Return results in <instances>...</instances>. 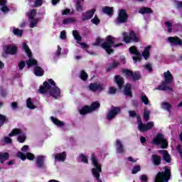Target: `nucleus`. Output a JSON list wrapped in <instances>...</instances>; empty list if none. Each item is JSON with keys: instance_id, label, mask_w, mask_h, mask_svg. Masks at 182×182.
<instances>
[{"instance_id": "nucleus-1", "label": "nucleus", "mask_w": 182, "mask_h": 182, "mask_svg": "<svg viewBox=\"0 0 182 182\" xmlns=\"http://www.w3.org/2000/svg\"><path fill=\"white\" fill-rule=\"evenodd\" d=\"M40 93H46L50 95L54 99H59L60 97V89L55 85V81L48 80V82H43V86L39 89Z\"/></svg>"}, {"instance_id": "nucleus-2", "label": "nucleus", "mask_w": 182, "mask_h": 182, "mask_svg": "<svg viewBox=\"0 0 182 182\" xmlns=\"http://www.w3.org/2000/svg\"><path fill=\"white\" fill-rule=\"evenodd\" d=\"M119 42V38L112 37V36H108L105 38V43L102 44V49H105L107 53H113V49L112 48H119V46H123V43Z\"/></svg>"}, {"instance_id": "nucleus-3", "label": "nucleus", "mask_w": 182, "mask_h": 182, "mask_svg": "<svg viewBox=\"0 0 182 182\" xmlns=\"http://www.w3.org/2000/svg\"><path fill=\"white\" fill-rule=\"evenodd\" d=\"M164 76L165 81L162 82V83L158 86L157 90H173V87L167 86V85L171 83V80H173L171 73L168 70L164 73Z\"/></svg>"}, {"instance_id": "nucleus-4", "label": "nucleus", "mask_w": 182, "mask_h": 182, "mask_svg": "<svg viewBox=\"0 0 182 182\" xmlns=\"http://www.w3.org/2000/svg\"><path fill=\"white\" fill-rule=\"evenodd\" d=\"M170 169L165 166L161 172H159L156 178L155 182H168L171 176Z\"/></svg>"}, {"instance_id": "nucleus-5", "label": "nucleus", "mask_w": 182, "mask_h": 182, "mask_svg": "<svg viewBox=\"0 0 182 182\" xmlns=\"http://www.w3.org/2000/svg\"><path fill=\"white\" fill-rule=\"evenodd\" d=\"M92 163L94 166V168L92 169V173L94 177L96 178L98 182H102L99 178L100 177V173H102V165L97 161L96 156H92L91 158Z\"/></svg>"}, {"instance_id": "nucleus-6", "label": "nucleus", "mask_w": 182, "mask_h": 182, "mask_svg": "<svg viewBox=\"0 0 182 182\" xmlns=\"http://www.w3.org/2000/svg\"><path fill=\"white\" fill-rule=\"evenodd\" d=\"M26 151H29V146H28V145H24L21 148V151L17 153V157L21 159L23 161H25L26 159H28V160H33L35 159V155L29 152L26 153Z\"/></svg>"}, {"instance_id": "nucleus-7", "label": "nucleus", "mask_w": 182, "mask_h": 182, "mask_svg": "<svg viewBox=\"0 0 182 182\" xmlns=\"http://www.w3.org/2000/svg\"><path fill=\"white\" fill-rule=\"evenodd\" d=\"M23 49L25 50L27 56L29 58L28 60L26 61L28 68H31V66H35V65L38 63V61L32 58V52L31 51V49H29V46L26 45V43H23Z\"/></svg>"}, {"instance_id": "nucleus-8", "label": "nucleus", "mask_w": 182, "mask_h": 182, "mask_svg": "<svg viewBox=\"0 0 182 182\" xmlns=\"http://www.w3.org/2000/svg\"><path fill=\"white\" fill-rule=\"evenodd\" d=\"M123 41L125 43H130V42H139L140 37L134 33V31H130V33H124L122 34Z\"/></svg>"}, {"instance_id": "nucleus-9", "label": "nucleus", "mask_w": 182, "mask_h": 182, "mask_svg": "<svg viewBox=\"0 0 182 182\" xmlns=\"http://www.w3.org/2000/svg\"><path fill=\"white\" fill-rule=\"evenodd\" d=\"M100 107V103L99 102H94L92 103L91 106H85L79 110L80 114H86L87 113H90L92 112H95L97 109Z\"/></svg>"}, {"instance_id": "nucleus-10", "label": "nucleus", "mask_w": 182, "mask_h": 182, "mask_svg": "<svg viewBox=\"0 0 182 182\" xmlns=\"http://www.w3.org/2000/svg\"><path fill=\"white\" fill-rule=\"evenodd\" d=\"M154 144H161L162 149H167L168 146V142L167 139H164V135L161 134H158L156 136L153 140Z\"/></svg>"}, {"instance_id": "nucleus-11", "label": "nucleus", "mask_w": 182, "mask_h": 182, "mask_svg": "<svg viewBox=\"0 0 182 182\" xmlns=\"http://www.w3.org/2000/svg\"><path fill=\"white\" fill-rule=\"evenodd\" d=\"M154 127V122H149L146 124H143L141 119L138 117V129L139 132H147L150 129H153Z\"/></svg>"}, {"instance_id": "nucleus-12", "label": "nucleus", "mask_w": 182, "mask_h": 182, "mask_svg": "<svg viewBox=\"0 0 182 182\" xmlns=\"http://www.w3.org/2000/svg\"><path fill=\"white\" fill-rule=\"evenodd\" d=\"M129 53L132 55V59L134 63H136L137 62H140V60H141V55L140 54L139 50H137L136 46H132L129 48Z\"/></svg>"}, {"instance_id": "nucleus-13", "label": "nucleus", "mask_w": 182, "mask_h": 182, "mask_svg": "<svg viewBox=\"0 0 182 182\" xmlns=\"http://www.w3.org/2000/svg\"><path fill=\"white\" fill-rule=\"evenodd\" d=\"M123 75L124 76H126V77L131 79V80H139L140 77H141L140 73H133L129 70H123Z\"/></svg>"}, {"instance_id": "nucleus-14", "label": "nucleus", "mask_w": 182, "mask_h": 182, "mask_svg": "<svg viewBox=\"0 0 182 182\" xmlns=\"http://www.w3.org/2000/svg\"><path fill=\"white\" fill-rule=\"evenodd\" d=\"M122 108L119 107H112L109 111H108L107 119V120H113L119 113H120Z\"/></svg>"}, {"instance_id": "nucleus-15", "label": "nucleus", "mask_w": 182, "mask_h": 182, "mask_svg": "<svg viewBox=\"0 0 182 182\" xmlns=\"http://www.w3.org/2000/svg\"><path fill=\"white\" fill-rule=\"evenodd\" d=\"M18 134H20L18 136V141H19V143H23V141H25V139H26V136H25L24 134H22V131L21 129H13L11 133L9 134V136L10 137H12V136H18Z\"/></svg>"}, {"instance_id": "nucleus-16", "label": "nucleus", "mask_w": 182, "mask_h": 182, "mask_svg": "<svg viewBox=\"0 0 182 182\" xmlns=\"http://www.w3.org/2000/svg\"><path fill=\"white\" fill-rule=\"evenodd\" d=\"M127 21V13L125 10H119V16L117 19V23H124Z\"/></svg>"}, {"instance_id": "nucleus-17", "label": "nucleus", "mask_w": 182, "mask_h": 182, "mask_svg": "<svg viewBox=\"0 0 182 182\" xmlns=\"http://www.w3.org/2000/svg\"><path fill=\"white\" fill-rule=\"evenodd\" d=\"M90 90L92 92H96V90H105V85L97 84V83H91L89 86Z\"/></svg>"}, {"instance_id": "nucleus-18", "label": "nucleus", "mask_w": 182, "mask_h": 182, "mask_svg": "<svg viewBox=\"0 0 182 182\" xmlns=\"http://www.w3.org/2000/svg\"><path fill=\"white\" fill-rule=\"evenodd\" d=\"M168 41L172 46H178L181 45L182 41L181 39H180L178 37L175 36V37H168Z\"/></svg>"}, {"instance_id": "nucleus-19", "label": "nucleus", "mask_w": 182, "mask_h": 182, "mask_svg": "<svg viewBox=\"0 0 182 182\" xmlns=\"http://www.w3.org/2000/svg\"><path fill=\"white\" fill-rule=\"evenodd\" d=\"M95 12H96V9H95L85 12V14H83L82 21H87V19H92V18H93V16L95 15Z\"/></svg>"}, {"instance_id": "nucleus-20", "label": "nucleus", "mask_w": 182, "mask_h": 182, "mask_svg": "<svg viewBox=\"0 0 182 182\" xmlns=\"http://www.w3.org/2000/svg\"><path fill=\"white\" fill-rule=\"evenodd\" d=\"M116 148H117V153L119 154H123L126 149H124V146H123V144H122V141L117 140L116 141Z\"/></svg>"}, {"instance_id": "nucleus-21", "label": "nucleus", "mask_w": 182, "mask_h": 182, "mask_svg": "<svg viewBox=\"0 0 182 182\" xmlns=\"http://www.w3.org/2000/svg\"><path fill=\"white\" fill-rule=\"evenodd\" d=\"M16 52H18V48L15 46H8L5 50V53L9 55H16Z\"/></svg>"}, {"instance_id": "nucleus-22", "label": "nucleus", "mask_w": 182, "mask_h": 182, "mask_svg": "<svg viewBox=\"0 0 182 182\" xmlns=\"http://www.w3.org/2000/svg\"><path fill=\"white\" fill-rule=\"evenodd\" d=\"M45 161V156H38L36 159V164H37V167H38V168H44L45 167V163H43Z\"/></svg>"}, {"instance_id": "nucleus-23", "label": "nucleus", "mask_w": 182, "mask_h": 182, "mask_svg": "<svg viewBox=\"0 0 182 182\" xmlns=\"http://www.w3.org/2000/svg\"><path fill=\"white\" fill-rule=\"evenodd\" d=\"M55 161H65L66 160V153H59L54 155Z\"/></svg>"}, {"instance_id": "nucleus-24", "label": "nucleus", "mask_w": 182, "mask_h": 182, "mask_svg": "<svg viewBox=\"0 0 182 182\" xmlns=\"http://www.w3.org/2000/svg\"><path fill=\"white\" fill-rule=\"evenodd\" d=\"M150 49H151V46H148L144 48V52L142 53V56L145 59V60H147L149 58H150Z\"/></svg>"}, {"instance_id": "nucleus-25", "label": "nucleus", "mask_w": 182, "mask_h": 182, "mask_svg": "<svg viewBox=\"0 0 182 182\" xmlns=\"http://www.w3.org/2000/svg\"><path fill=\"white\" fill-rule=\"evenodd\" d=\"M0 6H1V11L4 14L9 12V8L6 6V0H0Z\"/></svg>"}, {"instance_id": "nucleus-26", "label": "nucleus", "mask_w": 182, "mask_h": 182, "mask_svg": "<svg viewBox=\"0 0 182 182\" xmlns=\"http://www.w3.org/2000/svg\"><path fill=\"white\" fill-rule=\"evenodd\" d=\"M161 154H163L164 159L166 163H170L171 161V157L168 154V152L166 150H161L159 151Z\"/></svg>"}, {"instance_id": "nucleus-27", "label": "nucleus", "mask_w": 182, "mask_h": 182, "mask_svg": "<svg viewBox=\"0 0 182 182\" xmlns=\"http://www.w3.org/2000/svg\"><path fill=\"white\" fill-rule=\"evenodd\" d=\"M77 161L79 163H85V164H87L89 163V161L87 160V157L85 156L83 154H81L78 156Z\"/></svg>"}, {"instance_id": "nucleus-28", "label": "nucleus", "mask_w": 182, "mask_h": 182, "mask_svg": "<svg viewBox=\"0 0 182 182\" xmlns=\"http://www.w3.org/2000/svg\"><path fill=\"white\" fill-rule=\"evenodd\" d=\"M115 82H116L117 85H118L119 89H122V87H123V83H124L123 77H122L119 75H116L115 76Z\"/></svg>"}, {"instance_id": "nucleus-29", "label": "nucleus", "mask_w": 182, "mask_h": 182, "mask_svg": "<svg viewBox=\"0 0 182 182\" xmlns=\"http://www.w3.org/2000/svg\"><path fill=\"white\" fill-rule=\"evenodd\" d=\"M102 11L104 14H107L109 16H112L113 14V8L109 7V6H105L102 8Z\"/></svg>"}, {"instance_id": "nucleus-30", "label": "nucleus", "mask_w": 182, "mask_h": 182, "mask_svg": "<svg viewBox=\"0 0 182 182\" xmlns=\"http://www.w3.org/2000/svg\"><path fill=\"white\" fill-rule=\"evenodd\" d=\"M152 161L155 166H159L161 163V159L157 155H153Z\"/></svg>"}, {"instance_id": "nucleus-31", "label": "nucleus", "mask_w": 182, "mask_h": 182, "mask_svg": "<svg viewBox=\"0 0 182 182\" xmlns=\"http://www.w3.org/2000/svg\"><path fill=\"white\" fill-rule=\"evenodd\" d=\"M9 159V153H0V163H4Z\"/></svg>"}, {"instance_id": "nucleus-32", "label": "nucleus", "mask_w": 182, "mask_h": 182, "mask_svg": "<svg viewBox=\"0 0 182 182\" xmlns=\"http://www.w3.org/2000/svg\"><path fill=\"white\" fill-rule=\"evenodd\" d=\"M50 119L53 123H54V124H55L58 127H62L64 125L62 121H60L59 119L54 118L53 117H51Z\"/></svg>"}, {"instance_id": "nucleus-33", "label": "nucleus", "mask_w": 182, "mask_h": 182, "mask_svg": "<svg viewBox=\"0 0 182 182\" xmlns=\"http://www.w3.org/2000/svg\"><path fill=\"white\" fill-rule=\"evenodd\" d=\"M132 85L130 84H127L124 88V95L127 96H132Z\"/></svg>"}, {"instance_id": "nucleus-34", "label": "nucleus", "mask_w": 182, "mask_h": 182, "mask_svg": "<svg viewBox=\"0 0 182 182\" xmlns=\"http://www.w3.org/2000/svg\"><path fill=\"white\" fill-rule=\"evenodd\" d=\"M34 73L36 76H43V70L41 67H36L34 68Z\"/></svg>"}, {"instance_id": "nucleus-35", "label": "nucleus", "mask_w": 182, "mask_h": 182, "mask_svg": "<svg viewBox=\"0 0 182 182\" xmlns=\"http://www.w3.org/2000/svg\"><path fill=\"white\" fill-rule=\"evenodd\" d=\"M73 36L75 38V41H77V43L80 42L82 41V37L79 34V32L77 31L74 30L73 31Z\"/></svg>"}, {"instance_id": "nucleus-36", "label": "nucleus", "mask_w": 182, "mask_h": 182, "mask_svg": "<svg viewBox=\"0 0 182 182\" xmlns=\"http://www.w3.org/2000/svg\"><path fill=\"white\" fill-rule=\"evenodd\" d=\"M38 22L39 18H30V28H36Z\"/></svg>"}, {"instance_id": "nucleus-37", "label": "nucleus", "mask_w": 182, "mask_h": 182, "mask_svg": "<svg viewBox=\"0 0 182 182\" xmlns=\"http://www.w3.org/2000/svg\"><path fill=\"white\" fill-rule=\"evenodd\" d=\"M153 11H151V9L144 7L139 9V14H151Z\"/></svg>"}, {"instance_id": "nucleus-38", "label": "nucleus", "mask_w": 182, "mask_h": 182, "mask_svg": "<svg viewBox=\"0 0 182 182\" xmlns=\"http://www.w3.org/2000/svg\"><path fill=\"white\" fill-rule=\"evenodd\" d=\"M75 22V18H68L63 20V25H70Z\"/></svg>"}, {"instance_id": "nucleus-39", "label": "nucleus", "mask_w": 182, "mask_h": 182, "mask_svg": "<svg viewBox=\"0 0 182 182\" xmlns=\"http://www.w3.org/2000/svg\"><path fill=\"white\" fill-rule=\"evenodd\" d=\"M161 108L164 109V110H167V112H170L171 105L168 102H162Z\"/></svg>"}, {"instance_id": "nucleus-40", "label": "nucleus", "mask_w": 182, "mask_h": 182, "mask_svg": "<svg viewBox=\"0 0 182 182\" xmlns=\"http://www.w3.org/2000/svg\"><path fill=\"white\" fill-rule=\"evenodd\" d=\"M13 33L16 36H22V33H23V32L22 31V30L14 28Z\"/></svg>"}, {"instance_id": "nucleus-41", "label": "nucleus", "mask_w": 182, "mask_h": 182, "mask_svg": "<svg viewBox=\"0 0 182 182\" xmlns=\"http://www.w3.org/2000/svg\"><path fill=\"white\" fill-rule=\"evenodd\" d=\"M141 100L144 103V105H150V102L149 101V97L146 95H142L141 96Z\"/></svg>"}, {"instance_id": "nucleus-42", "label": "nucleus", "mask_w": 182, "mask_h": 182, "mask_svg": "<svg viewBox=\"0 0 182 182\" xmlns=\"http://www.w3.org/2000/svg\"><path fill=\"white\" fill-rule=\"evenodd\" d=\"M26 105H27V107H28V109H36V107L35 105H33V104L32 103L31 98H28L27 100Z\"/></svg>"}, {"instance_id": "nucleus-43", "label": "nucleus", "mask_w": 182, "mask_h": 182, "mask_svg": "<svg viewBox=\"0 0 182 182\" xmlns=\"http://www.w3.org/2000/svg\"><path fill=\"white\" fill-rule=\"evenodd\" d=\"M28 15L30 19H35L34 18L36 16V10L33 9L30 11Z\"/></svg>"}, {"instance_id": "nucleus-44", "label": "nucleus", "mask_w": 182, "mask_h": 182, "mask_svg": "<svg viewBox=\"0 0 182 182\" xmlns=\"http://www.w3.org/2000/svg\"><path fill=\"white\" fill-rule=\"evenodd\" d=\"M150 117V112L147 110L146 108L144 110V119L147 122L149 120V118Z\"/></svg>"}, {"instance_id": "nucleus-45", "label": "nucleus", "mask_w": 182, "mask_h": 182, "mask_svg": "<svg viewBox=\"0 0 182 182\" xmlns=\"http://www.w3.org/2000/svg\"><path fill=\"white\" fill-rule=\"evenodd\" d=\"M75 8L77 12H82V4H80V1H75Z\"/></svg>"}, {"instance_id": "nucleus-46", "label": "nucleus", "mask_w": 182, "mask_h": 182, "mask_svg": "<svg viewBox=\"0 0 182 182\" xmlns=\"http://www.w3.org/2000/svg\"><path fill=\"white\" fill-rule=\"evenodd\" d=\"M140 170H141V168L140 167L139 165L134 166L132 168V174H136V173H139Z\"/></svg>"}, {"instance_id": "nucleus-47", "label": "nucleus", "mask_w": 182, "mask_h": 182, "mask_svg": "<svg viewBox=\"0 0 182 182\" xmlns=\"http://www.w3.org/2000/svg\"><path fill=\"white\" fill-rule=\"evenodd\" d=\"M166 26L168 28V32L170 33L173 28H171V26H173V23L170 21H166L165 22Z\"/></svg>"}, {"instance_id": "nucleus-48", "label": "nucleus", "mask_w": 182, "mask_h": 182, "mask_svg": "<svg viewBox=\"0 0 182 182\" xmlns=\"http://www.w3.org/2000/svg\"><path fill=\"white\" fill-rule=\"evenodd\" d=\"M80 77L82 80H86V79H87V74L85 71H81Z\"/></svg>"}, {"instance_id": "nucleus-49", "label": "nucleus", "mask_w": 182, "mask_h": 182, "mask_svg": "<svg viewBox=\"0 0 182 182\" xmlns=\"http://www.w3.org/2000/svg\"><path fill=\"white\" fill-rule=\"evenodd\" d=\"M43 4V0H36L34 3V6L35 8H38L39 6H42Z\"/></svg>"}, {"instance_id": "nucleus-50", "label": "nucleus", "mask_w": 182, "mask_h": 182, "mask_svg": "<svg viewBox=\"0 0 182 182\" xmlns=\"http://www.w3.org/2000/svg\"><path fill=\"white\" fill-rule=\"evenodd\" d=\"M6 120V117L4 115L0 114V127L1 126H4V123H5V121Z\"/></svg>"}, {"instance_id": "nucleus-51", "label": "nucleus", "mask_w": 182, "mask_h": 182, "mask_svg": "<svg viewBox=\"0 0 182 182\" xmlns=\"http://www.w3.org/2000/svg\"><path fill=\"white\" fill-rule=\"evenodd\" d=\"M91 22L94 23V25H99V23H100V19H99L97 16H95L94 18L91 20Z\"/></svg>"}, {"instance_id": "nucleus-52", "label": "nucleus", "mask_w": 182, "mask_h": 182, "mask_svg": "<svg viewBox=\"0 0 182 182\" xmlns=\"http://www.w3.org/2000/svg\"><path fill=\"white\" fill-rule=\"evenodd\" d=\"M116 88L113 87H110L108 91V93L109 95H114V93H116Z\"/></svg>"}, {"instance_id": "nucleus-53", "label": "nucleus", "mask_w": 182, "mask_h": 182, "mask_svg": "<svg viewBox=\"0 0 182 182\" xmlns=\"http://www.w3.org/2000/svg\"><path fill=\"white\" fill-rule=\"evenodd\" d=\"M18 68H19L20 70H22V69H23V68H25V61H21V62L18 63Z\"/></svg>"}, {"instance_id": "nucleus-54", "label": "nucleus", "mask_w": 182, "mask_h": 182, "mask_svg": "<svg viewBox=\"0 0 182 182\" xmlns=\"http://www.w3.org/2000/svg\"><path fill=\"white\" fill-rule=\"evenodd\" d=\"M4 141L7 144H9V143H12V139L11 138L8 137V136H5L4 137Z\"/></svg>"}, {"instance_id": "nucleus-55", "label": "nucleus", "mask_w": 182, "mask_h": 182, "mask_svg": "<svg viewBox=\"0 0 182 182\" xmlns=\"http://www.w3.org/2000/svg\"><path fill=\"white\" fill-rule=\"evenodd\" d=\"M60 39H66V31H63L60 33Z\"/></svg>"}, {"instance_id": "nucleus-56", "label": "nucleus", "mask_w": 182, "mask_h": 182, "mask_svg": "<svg viewBox=\"0 0 182 182\" xmlns=\"http://www.w3.org/2000/svg\"><path fill=\"white\" fill-rule=\"evenodd\" d=\"M61 50H62V48H60V46H58V49H57V51L55 53L56 56H60Z\"/></svg>"}, {"instance_id": "nucleus-57", "label": "nucleus", "mask_w": 182, "mask_h": 182, "mask_svg": "<svg viewBox=\"0 0 182 182\" xmlns=\"http://www.w3.org/2000/svg\"><path fill=\"white\" fill-rule=\"evenodd\" d=\"M145 69H146V70H149V72H151V64L148 63L146 65H144Z\"/></svg>"}, {"instance_id": "nucleus-58", "label": "nucleus", "mask_w": 182, "mask_h": 182, "mask_svg": "<svg viewBox=\"0 0 182 182\" xmlns=\"http://www.w3.org/2000/svg\"><path fill=\"white\" fill-rule=\"evenodd\" d=\"M70 13V9H65L62 11V15H68V14Z\"/></svg>"}, {"instance_id": "nucleus-59", "label": "nucleus", "mask_w": 182, "mask_h": 182, "mask_svg": "<svg viewBox=\"0 0 182 182\" xmlns=\"http://www.w3.org/2000/svg\"><path fill=\"white\" fill-rule=\"evenodd\" d=\"M102 38H97L94 45L95 46L100 45V43H102Z\"/></svg>"}, {"instance_id": "nucleus-60", "label": "nucleus", "mask_w": 182, "mask_h": 182, "mask_svg": "<svg viewBox=\"0 0 182 182\" xmlns=\"http://www.w3.org/2000/svg\"><path fill=\"white\" fill-rule=\"evenodd\" d=\"M130 117H136V112L134 111H129Z\"/></svg>"}, {"instance_id": "nucleus-61", "label": "nucleus", "mask_w": 182, "mask_h": 182, "mask_svg": "<svg viewBox=\"0 0 182 182\" xmlns=\"http://www.w3.org/2000/svg\"><path fill=\"white\" fill-rule=\"evenodd\" d=\"M127 160L128 161H131V163H136L137 161V159H134L132 156L128 157Z\"/></svg>"}, {"instance_id": "nucleus-62", "label": "nucleus", "mask_w": 182, "mask_h": 182, "mask_svg": "<svg viewBox=\"0 0 182 182\" xmlns=\"http://www.w3.org/2000/svg\"><path fill=\"white\" fill-rule=\"evenodd\" d=\"M140 180H141V181H147V176L146 175H142L140 177Z\"/></svg>"}, {"instance_id": "nucleus-63", "label": "nucleus", "mask_w": 182, "mask_h": 182, "mask_svg": "<svg viewBox=\"0 0 182 182\" xmlns=\"http://www.w3.org/2000/svg\"><path fill=\"white\" fill-rule=\"evenodd\" d=\"M11 107L12 109H14V110L16 109L18 107V104H16V102H12Z\"/></svg>"}, {"instance_id": "nucleus-64", "label": "nucleus", "mask_w": 182, "mask_h": 182, "mask_svg": "<svg viewBox=\"0 0 182 182\" xmlns=\"http://www.w3.org/2000/svg\"><path fill=\"white\" fill-rule=\"evenodd\" d=\"M176 5L177 8H182V2L181 1H176Z\"/></svg>"}]
</instances>
